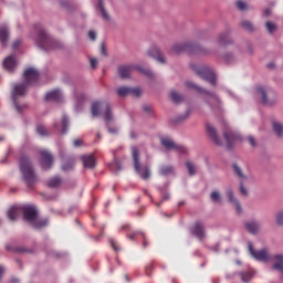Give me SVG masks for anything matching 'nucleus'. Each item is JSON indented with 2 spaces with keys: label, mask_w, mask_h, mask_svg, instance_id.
Returning a JSON list of instances; mask_svg holds the SVG:
<instances>
[{
  "label": "nucleus",
  "mask_w": 283,
  "mask_h": 283,
  "mask_svg": "<svg viewBox=\"0 0 283 283\" xmlns=\"http://www.w3.org/2000/svg\"><path fill=\"white\" fill-rule=\"evenodd\" d=\"M24 82L15 84L12 92V102L18 113H22V107L18 101L20 96H24L28 86L38 84L40 78V72L35 67H28L23 72Z\"/></svg>",
  "instance_id": "1"
},
{
  "label": "nucleus",
  "mask_w": 283,
  "mask_h": 283,
  "mask_svg": "<svg viewBox=\"0 0 283 283\" xmlns=\"http://www.w3.org/2000/svg\"><path fill=\"white\" fill-rule=\"evenodd\" d=\"M35 45L43 51L50 52L53 50L62 49V43L60 41L51 38L42 24H35L32 31Z\"/></svg>",
  "instance_id": "2"
},
{
  "label": "nucleus",
  "mask_w": 283,
  "mask_h": 283,
  "mask_svg": "<svg viewBox=\"0 0 283 283\" xmlns=\"http://www.w3.org/2000/svg\"><path fill=\"white\" fill-rule=\"evenodd\" d=\"M19 169L22 175V180L29 189H33L39 177L34 170V166L30 157L22 156L19 160Z\"/></svg>",
  "instance_id": "3"
},
{
  "label": "nucleus",
  "mask_w": 283,
  "mask_h": 283,
  "mask_svg": "<svg viewBox=\"0 0 283 283\" xmlns=\"http://www.w3.org/2000/svg\"><path fill=\"white\" fill-rule=\"evenodd\" d=\"M186 87L203 94L206 96L205 103L211 108V111L214 113L222 112V102L216 93L210 92L193 82H186Z\"/></svg>",
  "instance_id": "4"
},
{
  "label": "nucleus",
  "mask_w": 283,
  "mask_h": 283,
  "mask_svg": "<svg viewBox=\"0 0 283 283\" xmlns=\"http://www.w3.org/2000/svg\"><path fill=\"white\" fill-rule=\"evenodd\" d=\"M184 52H188L190 54H202V55L209 54V51L202 48L198 43H176L171 48L172 54H181Z\"/></svg>",
  "instance_id": "5"
},
{
  "label": "nucleus",
  "mask_w": 283,
  "mask_h": 283,
  "mask_svg": "<svg viewBox=\"0 0 283 283\" xmlns=\"http://www.w3.org/2000/svg\"><path fill=\"white\" fill-rule=\"evenodd\" d=\"M132 157L134 161V169L137 175L145 181L151 178V171L149 166H143L140 164V153L136 146L132 147Z\"/></svg>",
  "instance_id": "6"
},
{
  "label": "nucleus",
  "mask_w": 283,
  "mask_h": 283,
  "mask_svg": "<svg viewBox=\"0 0 283 283\" xmlns=\"http://www.w3.org/2000/svg\"><path fill=\"white\" fill-rule=\"evenodd\" d=\"M191 69L200 78L210 83L212 86H217V74L210 67L191 65Z\"/></svg>",
  "instance_id": "7"
},
{
  "label": "nucleus",
  "mask_w": 283,
  "mask_h": 283,
  "mask_svg": "<svg viewBox=\"0 0 283 283\" xmlns=\"http://www.w3.org/2000/svg\"><path fill=\"white\" fill-rule=\"evenodd\" d=\"M103 106H105V122L106 123L113 122V113H112L111 105L108 103H103L99 101L93 102L92 108H91L92 116L98 117L101 115V108Z\"/></svg>",
  "instance_id": "8"
},
{
  "label": "nucleus",
  "mask_w": 283,
  "mask_h": 283,
  "mask_svg": "<svg viewBox=\"0 0 283 283\" xmlns=\"http://www.w3.org/2000/svg\"><path fill=\"white\" fill-rule=\"evenodd\" d=\"M160 143L165 147V149H167V150H175V151L180 153V154H186L187 153V148L184 145L176 144L169 137H161Z\"/></svg>",
  "instance_id": "9"
},
{
  "label": "nucleus",
  "mask_w": 283,
  "mask_h": 283,
  "mask_svg": "<svg viewBox=\"0 0 283 283\" xmlns=\"http://www.w3.org/2000/svg\"><path fill=\"white\" fill-rule=\"evenodd\" d=\"M233 170L235 176L240 179V193L243 197H248L249 190L244 186V181L248 180V176L243 174L242 168L238 164H233Z\"/></svg>",
  "instance_id": "10"
},
{
  "label": "nucleus",
  "mask_w": 283,
  "mask_h": 283,
  "mask_svg": "<svg viewBox=\"0 0 283 283\" xmlns=\"http://www.w3.org/2000/svg\"><path fill=\"white\" fill-rule=\"evenodd\" d=\"M190 232L199 241H203L207 235L205 224L201 221H196L193 226L190 228Z\"/></svg>",
  "instance_id": "11"
},
{
  "label": "nucleus",
  "mask_w": 283,
  "mask_h": 283,
  "mask_svg": "<svg viewBox=\"0 0 283 283\" xmlns=\"http://www.w3.org/2000/svg\"><path fill=\"white\" fill-rule=\"evenodd\" d=\"M22 212H23L24 221L29 222L30 224H32V222L35 221V219L38 218V214H39V212L34 206H23Z\"/></svg>",
  "instance_id": "12"
},
{
  "label": "nucleus",
  "mask_w": 283,
  "mask_h": 283,
  "mask_svg": "<svg viewBox=\"0 0 283 283\" xmlns=\"http://www.w3.org/2000/svg\"><path fill=\"white\" fill-rule=\"evenodd\" d=\"M40 156H41L42 169H44V170L51 169L53 166V163H54L53 155L49 150L42 149V150H40Z\"/></svg>",
  "instance_id": "13"
},
{
  "label": "nucleus",
  "mask_w": 283,
  "mask_h": 283,
  "mask_svg": "<svg viewBox=\"0 0 283 283\" xmlns=\"http://www.w3.org/2000/svg\"><path fill=\"white\" fill-rule=\"evenodd\" d=\"M207 134L217 146H222V140L218 135V129L212 124L206 125Z\"/></svg>",
  "instance_id": "14"
},
{
  "label": "nucleus",
  "mask_w": 283,
  "mask_h": 283,
  "mask_svg": "<svg viewBox=\"0 0 283 283\" xmlns=\"http://www.w3.org/2000/svg\"><path fill=\"white\" fill-rule=\"evenodd\" d=\"M148 55L155 60H157L161 64H166V57L161 53L160 49L156 45L151 46L148 50Z\"/></svg>",
  "instance_id": "15"
},
{
  "label": "nucleus",
  "mask_w": 283,
  "mask_h": 283,
  "mask_svg": "<svg viewBox=\"0 0 283 283\" xmlns=\"http://www.w3.org/2000/svg\"><path fill=\"white\" fill-rule=\"evenodd\" d=\"M224 139L227 142L228 149H232V145L239 140H241L240 135L235 134L232 130L224 132Z\"/></svg>",
  "instance_id": "16"
},
{
  "label": "nucleus",
  "mask_w": 283,
  "mask_h": 283,
  "mask_svg": "<svg viewBox=\"0 0 283 283\" xmlns=\"http://www.w3.org/2000/svg\"><path fill=\"white\" fill-rule=\"evenodd\" d=\"M270 94V91H268L263 86L258 87V95L262 98V104L265 106H273L275 104V101L269 99L268 95Z\"/></svg>",
  "instance_id": "17"
},
{
  "label": "nucleus",
  "mask_w": 283,
  "mask_h": 283,
  "mask_svg": "<svg viewBox=\"0 0 283 283\" xmlns=\"http://www.w3.org/2000/svg\"><path fill=\"white\" fill-rule=\"evenodd\" d=\"M244 227L249 233L258 234L261 230V222L255 220L247 221Z\"/></svg>",
  "instance_id": "18"
},
{
  "label": "nucleus",
  "mask_w": 283,
  "mask_h": 283,
  "mask_svg": "<svg viewBox=\"0 0 283 283\" xmlns=\"http://www.w3.org/2000/svg\"><path fill=\"white\" fill-rule=\"evenodd\" d=\"M18 65L17 59L13 55H9L3 60V67L8 72H13Z\"/></svg>",
  "instance_id": "19"
},
{
  "label": "nucleus",
  "mask_w": 283,
  "mask_h": 283,
  "mask_svg": "<svg viewBox=\"0 0 283 283\" xmlns=\"http://www.w3.org/2000/svg\"><path fill=\"white\" fill-rule=\"evenodd\" d=\"M227 196L229 198V201L235 206L237 212L241 214L243 212V208L241 206V202L234 197V191L232 189H228Z\"/></svg>",
  "instance_id": "20"
},
{
  "label": "nucleus",
  "mask_w": 283,
  "mask_h": 283,
  "mask_svg": "<svg viewBox=\"0 0 283 283\" xmlns=\"http://www.w3.org/2000/svg\"><path fill=\"white\" fill-rule=\"evenodd\" d=\"M133 71H134L133 65H122L118 67V75L122 80H127L130 77Z\"/></svg>",
  "instance_id": "21"
},
{
  "label": "nucleus",
  "mask_w": 283,
  "mask_h": 283,
  "mask_svg": "<svg viewBox=\"0 0 283 283\" xmlns=\"http://www.w3.org/2000/svg\"><path fill=\"white\" fill-rule=\"evenodd\" d=\"M82 161L85 168L94 169L96 167V159L94 155H83Z\"/></svg>",
  "instance_id": "22"
},
{
  "label": "nucleus",
  "mask_w": 283,
  "mask_h": 283,
  "mask_svg": "<svg viewBox=\"0 0 283 283\" xmlns=\"http://www.w3.org/2000/svg\"><path fill=\"white\" fill-rule=\"evenodd\" d=\"M46 102H61L62 101V93L60 90H53L45 94Z\"/></svg>",
  "instance_id": "23"
},
{
  "label": "nucleus",
  "mask_w": 283,
  "mask_h": 283,
  "mask_svg": "<svg viewBox=\"0 0 283 283\" xmlns=\"http://www.w3.org/2000/svg\"><path fill=\"white\" fill-rule=\"evenodd\" d=\"M9 29L6 24L0 25V43L2 46H7L9 40Z\"/></svg>",
  "instance_id": "24"
},
{
  "label": "nucleus",
  "mask_w": 283,
  "mask_h": 283,
  "mask_svg": "<svg viewBox=\"0 0 283 283\" xmlns=\"http://www.w3.org/2000/svg\"><path fill=\"white\" fill-rule=\"evenodd\" d=\"M8 219L10 221H15L20 216H21V208L17 207V206H12L9 210H8Z\"/></svg>",
  "instance_id": "25"
},
{
  "label": "nucleus",
  "mask_w": 283,
  "mask_h": 283,
  "mask_svg": "<svg viewBox=\"0 0 283 283\" xmlns=\"http://www.w3.org/2000/svg\"><path fill=\"white\" fill-rule=\"evenodd\" d=\"M158 172L164 177L171 176L175 175V167L172 165H161Z\"/></svg>",
  "instance_id": "26"
},
{
  "label": "nucleus",
  "mask_w": 283,
  "mask_h": 283,
  "mask_svg": "<svg viewBox=\"0 0 283 283\" xmlns=\"http://www.w3.org/2000/svg\"><path fill=\"white\" fill-rule=\"evenodd\" d=\"M49 224V219L46 218H35L32 222H31V226L34 228V229H42L44 227H46Z\"/></svg>",
  "instance_id": "27"
},
{
  "label": "nucleus",
  "mask_w": 283,
  "mask_h": 283,
  "mask_svg": "<svg viewBox=\"0 0 283 283\" xmlns=\"http://www.w3.org/2000/svg\"><path fill=\"white\" fill-rule=\"evenodd\" d=\"M97 7H98V10L102 13L103 20L111 21V15L104 7V0H98Z\"/></svg>",
  "instance_id": "28"
},
{
  "label": "nucleus",
  "mask_w": 283,
  "mask_h": 283,
  "mask_svg": "<svg viewBox=\"0 0 283 283\" xmlns=\"http://www.w3.org/2000/svg\"><path fill=\"white\" fill-rule=\"evenodd\" d=\"M116 93L119 97H126L132 94V87L128 86H119L116 90Z\"/></svg>",
  "instance_id": "29"
},
{
  "label": "nucleus",
  "mask_w": 283,
  "mask_h": 283,
  "mask_svg": "<svg viewBox=\"0 0 283 283\" xmlns=\"http://www.w3.org/2000/svg\"><path fill=\"white\" fill-rule=\"evenodd\" d=\"M61 184H62V179H61V177H59V176L52 177V178H50V179L48 180V186H49L50 188H57V187L61 186Z\"/></svg>",
  "instance_id": "30"
},
{
  "label": "nucleus",
  "mask_w": 283,
  "mask_h": 283,
  "mask_svg": "<svg viewBox=\"0 0 283 283\" xmlns=\"http://www.w3.org/2000/svg\"><path fill=\"white\" fill-rule=\"evenodd\" d=\"M230 43V36L229 33H221L218 38V44L220 46H226Z\"/></svg>",
  "instance_id": "31"
},
{
  "label": "nucleus",
  "mask_w": 283,
  "mask_h": 283,
  "mask_svg": "<svg viewBox=\"0 0 283 283\" xmlns=\"http://www.w3.org/2000/svg\"><path fill=\"white\" fill-rule=\"evenodd\" d=\"M273 132L275 133V135H276L279 138H282V136H283V125H282V123H280V122H274V123H273Z\"/></svg>",
  "instance_id": "32"
},
{
  "label": "nucleus",
  "mask_w": 283,
  "mask_h": 283,
  "mask_svg": "<svg viewBox=\"0 0 283 283\" xmlns=\"http://www.w3.org/2000/svg\"><path fill=\"white\" fill-rule=\"evenodd\" d=\"M74 165H75V159L74 158H70L67 159L66 161H64L62 164V170L63 171H70L74 168Z\"/></svg>",
  "instance_id": "33"
},
{
  "label": "nucleus",
  "mask_w": 283,
  "mask_h": 283,
  "mask_svg": "<svg viewBox=\"0 0 283 283\" xmlns=\"http://www.w3.org/2000/svg\"><path fill=\"white\" fill-rule=\"evenodd\" d=\"M170 98L175 104H179L184 101V96L179 94L177 91L170 92Z\"/></svg>",
  "instance_id": "34"
},
{
  "label": "nucleus",
  "mask_w": 283,
  "mask_h": 283,
  "mask_svg": "<svg viewBox=\"0 0 283 283\" xmlns=\"http://www.w3.org/2000/svg\"><path fill=\"white\" fill-rule=\"evenodd\" d=\"M36 134L40 135L41 137L49 136V132L46 127L42 124L36 125Z\"/></svg>",
  "instance_id": "35"
},
{
  "label": "nucleus",
  "mask_w": 283,
  "mask_h": 283,
  "mask_svg": "<svg viewBox=\"0 0 283 283\" xmlns=\"http://www.w3.org/2000/svg\"><path fill=\"white\" fill-rule=\"evenodd\" d=\"M210 199H211L213 202H221V201H222V196H221L220 191L213 190V191L210 193Z\"/></svg>",
  "instance_id": "36"
},
{
  "label": "nucleus",
  "mask_w": 283,
  "mask_h": 283,
  "mask_svg": "<svg viewBox=\"0 0 283 283\" xmlns=\"http://www.w3.org/2000/svg\"><path fill=\"white\" fill-rule=\"evenodd\" d=\"M241 28L248 32H253L254 31V24L250 21H242L241 22Z\"/></svg>",
  "instance_id": "37"
},
{
  "label": "nucleus",
  "mask_w": 283,
  "mask_h": 283,
  "mask_svg": "<svg viewBox=\"0 0 283 283\" xmlns=\"http://www.w3.org/2000/svg\"><path fill=\"white\" fill-rule=\"evenodd\" d=\"M241 280L244 283H249L253 279L252 272H241Z\"/></svg>",
  "instance_id": "38"
},
{
  "label": "nucleus",
  "mask_w": 283,
  "mask_h": 283,
  "mask_svg": "<svg viewBox=\"0 0 283 283\" xmlns=\"http://www.w3.org/2000/svg\"><path fill=\"white\" fill-rule=\"evenodd\" d=\"M186 166L190 176H195L197 174L196 165L192 161H187Z\"/></svg>",
  "instance_id": "39"
},
{
  "label": "nucleus",
  "mask_w": 283,
  "mask_h": 283,
  "mask_svg": "<svg viewBox=\"0 0 283 283\" xmlns=\"http://www.w3.org/2000/svg\"><path fill=\"white\" fill-rule=\"evenodd\" d=\"M69 130V118L66 115L62 117V134H66Z\"/></svg>",
  "instance_id": "40"
},
{
  "label": "nucleus",
  "mask_w": 283,
  "mask_h": 283,
  "mask_svg": "<svg viewBox=\"0 0 283 283\" xmlns=\"http://www.w3.org/2000/svg\"><path fill=\"white\" fill-rule=\"evenodd\" d=\"M111 169L115 170V174H118L119 171L123 170V166L119 161H115L112 164Z\"/></svg>",
  "instance_id": "41"
},
{
  "label": "nucleus",
  "mask_w": 283,
  "mask_h": 283,
  "mask_svg": "<svg viewBox=\"0 0 283 283\" xmlns=\"http://www.w3.org/2000/svg\"><path fill=\"white\" fill-rule=\"evenodd\" d=\"M266 29H268L269 33L273 34L275 32V30H277V25H275V23H273V22L268 21Z\"/></svg>",
  "instance_id": "42"
},
{
  "label": "nucleus",
  "mask_w": 283,
  "mask_h": 283,
  "mask_svg": "<svg viewBox=\"0 0 283 283\" xmlns=\"http://www.w3.org/2000/svg\"><path fill=\"white\" fill-rule=\"evenodd\" d=\"M237 8L240 11H247L248 10V4H247V2L239 0V1H237Z\"/></svg>",
  "instance_id": "43"
},
{
  "label": "nucleus",
  "mask_w": 283,
  "mask_h": 283,
  "mask_svg": "<svg viewBox=\"0 0 283 283\" xmlns=\"http://www.w3.org/2000/svg\"><path fill=\"white\" fill-rule=\"evenodd\" d=\"M276 223L283 227V211H279L276 214Z\"/></svg>",
  "instance_id": "44"
},
{
  "label": "nucleus",
  "mask_w": 283,
  "mask_h": 283,
  "mask_svg": "<svg viewBox=\"0 0 283 283\" xmlns=\"http://www.w3.org/2000/svg\"><path fill=\"white\" fill-rule=\"evenodd\" d=\"M130 94L136 97H139L142 95V90L139 87L130 88Z\"/></svg>",
  "instance_id": "45"
},
{
  "label": "nucleus",
  "mask_w": 283,
  "mask_h": 283,
  "mask_svg": "<svg viewBox=\"0 0 283 283\" xmlns=\"http://www.w3.org/2000/svg\"><path fill=\"white\" fill-rule=\"evenodd\" d=\"M111 247L114 251H119L120 248L117 245V241L115 239H109Z\"/></svg>",
  "instance_id": "46"
},
{
  "label": "nucleus",
  "mask_w": 283,
  "mask_h": 283,
  "mask_svg": "<svg viewBox=\"0 0 283 283\" xmlns=\"http://www.w3.org/2000/svg\"><path fill=\"white\" fill-rule=\"evenodd\" d=\"M155 270V266L153 265V263H149L148 265H146L145 268V272H146V275L150 276V271H154Z\"/></svg>",
  "instance_id": "47"
},
{
  "label": "nucleus",
  "mask_w": 283,
  "mask_h": 283,
  "mask_svg": "<svg viewBox=\"0 0 283 283\" xmlns=\"http://www.w3.org/2000/svg\"><path fill=\"white\" fill-rule=\"evenodd\" d=\"M90 64L92 69H96L98 65V61L95 57L90 59Z\"/></svg>",
  "instance_id": "48"
},
{
  "label": "nucleus",
  "mask_w": 283,
  "mask_h": 283,
  "mask_svg": "<svg viewBox=\"0 0 283 283\" xmlns=\"http://www.w3.org/2000/svg\"><path fill=\"white\" fill-rule=\"evenodd\" d=\"M248 142L252 147H256V140L253 136H248Z\"/></svg>",
  "instance_id": "49"
},
{
  "label": "nucleus",
  "mask_w": 283,
  "mask_h": 283,
  "mask_svg": "<svg viewBox=\"0 0 283 283\" xmlns=\"http://www.w3.org/2000/svg\"><path fill=\"white\" fill-rule=\"evenodd\" d=\"M88 38L91 41H96V38H97L96 32L93 30L88 31Z\"/></svg>",
  "instance_id": "50"
},
{
  "label": "nucleus",
  "mask_w": 283,
  "mask_h": 283,
  "mask_svg": "<svg viewBox=\"0 0 283 283\" xmlns=\"http://www.w3.org/2000/svg\"><path fill=\"white\" fill-rule=\"evenodd\" d=\"M82 145H83V140H82V139L77 138V139H74V140H73V146H74V147L78 148V147H81Z\"/></svg>",
  "instance_id": "51"
},
{
  "label": "nucleus",
  "mask_w": 283,
  "mask_h": 283,
  "mask_svg": "<svg viewBox=\"0 0 283 283\" xmlns=\"http://www.w3.org/2000/svg\"><path fill=\"white\" fill-rule=\"evenodd\" d=\"M140 72L148 77H154V73L150 70L143 69V70H140Z\"/></svg>",
  "instance_id": "52"
},
{
  "label": "nucleus",
  "mask_w": 283,
  "mask_h": 283,
  "mask_svg": "<svg viewBox=\"0 0 283 283\" xmlns=\"http://www.w3.org/2000/svg\"><path fill=\"white\" fill-rule=\"evenodd\" d=\"M101 55L107 56V50L105 43L101 44Z\"/></svg>",
  "instance_id": "53"
},
{
  "label": "nucleus",
  "mask_w": 283,
  "mask_h": 283,
  "mask_svg": "<svg viewBox=\"0 0 283 283\" xmlns=\"http://www.w3.org/2000/svg\"><path fill=\"white\" fill-rule=\"evenodd\" d=\"M21 45V41L20 40H15L13 43H12V50H18Z\"/></svg>",
  "instance_id": "54"
},
{
  "label": "nucleus",
  "mask_w": 283,
  "mask_h": 283,
  "mask_svg": "<svg viewBox=\"0 0 283 283\" xmlns=\"http://www.w3.org/2000/svg\"><path fill=\"white\" fill-rule=\"evenodd\" d=\"M143 238H144V240H143V247L144 248H147L148 247V240L146 239V235L143 233Z\"/></svg>",
  "instance_id": "55"
},
{
  "label": "nucleus",
  "mask_w": 283,
  "mask_h": 283,
  "mask_svg": "<svg viewBox=\"0 0 283 283\" xmlns=\"http://www.w3.org/2000/svg\"><path fill=\"white\" fill-rule=\"evenodd\" d=\"M143 109H144V112H146V113L151 112V107H150L149 105H145V106L143 107Z\"/></svg>",
  "instance_id": "56"
},
{
  "label": "nucleus",
  "mask_w": 283,
  "mask_h": 283,
  "mask_svg": "<svg viewBox=\"0 0 283 283\" xmlns=\"http://www.w3.org/2000/svg\"><path fill=\"white\" fill-rule=\"evenodd\" d=\"M264 13H265L266 17H270L271 15V9H265Z\"/></svg>",
  "instance_id": "57"
},
{
  "label": "nucleus",
  "mask_w": 283,
  "mask_h": 283,
  "mask_svg": "<svg viewBox=\"0 0 283 283\" xmlns=\"http://www.w3.org/2000/svg\"><path fill=\"white\" fill-rule=\"evenodd\" d=\"M10 282L11 283H19V279H11Z\"/></svg>",
  "instance_id": "58"
},
{
  "label": "nucleus",
  "mask_w": 283,
  "mask_h": 283,
  "mask_svg": "<svg viewBox=\"0 0 283 283\" xmlns=\"http://www.w3.org/2000/svg\"><path fill=\"white\" fill-rule=\"evenodd\" d=\"M128 228H129V224H124V226L122 227L123 230H126V229H128Z\"/></svg>",
  "instance_id": "59"
},
{
  "label": "nucleus",
  "mask_w": 283,
  "mask_h": 283,
  "mask_svg": "<svg viewBox=\"0 0 283 283\" xmlns=\"http://www.w3.org/2000/svg\"><path fill=\"white\" fill-rule=\"evenodd\" d=\"M3 274V268L0 266V277H2Z\"/></svg>",
  "instance_id": "60"
},
{
  "label": "nucleus",
  "mask_w": 283,
  "mask_h": 283,
  "mask_svg": "<svg viewBox=\"0 0 283 283\" xmlns=\"http://www.w3.org/2000/svg\"><path fill=\"white\" fill-rule=\"evenodd\" d=\"M268 67H269V69H274V64H273V63H270V64L268 65Z\"/></svg>",
  "instance_id": "61"
},
{
  "label": "nucleus",
  "mask_w": 283,
  "mask_h": 283,
  "mask_svg": "<svg viewBox=\"0 0 283 283\" xmlns=\"http://www.w3.org/2000/svg\"><path fill=\"white\" fill-rule=\"evenodd\" d=\"M108 132H109V133H114V130H113V129H111V128H108Z\"/></svg>",
  "instance_id": "62"
},
{
  "label": "nucleus",
  "mask_w": 283,
  "mask_h": 283,
  "mask_svg": "<svg viewBox=\"0 0 283 283\" xmlns=\"http://www.w3.org/2000/svg\"><path fill=\"white\" fill-rule=\"evenodd\" d=\"M97 137L101 138V134L99 133H97Z\"/></svg>",
  "instance_id": "63"
},
{
  "label": "nucleus",
  "mask_w": 283,
  "mask_h": 283,
  "mask_svg": "<svg viewBox=\"0 0 283 283\" xmlns=\"http://www.w3.org/2000/svg\"><path fill=\"white\" fill-rule=\"evenodd\" d=\"M130 239H134V235H130Z\"/></svg>",
  "instance_id": "64"
}]
</instances>
